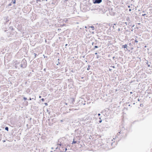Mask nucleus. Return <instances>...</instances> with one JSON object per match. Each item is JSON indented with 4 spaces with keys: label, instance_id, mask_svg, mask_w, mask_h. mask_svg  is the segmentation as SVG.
<instances>
[{
    "label": "nucleus",
    "instance_id": "1",
    "mask_svg": "<svg viewBox=\"0 0 152 152\" xmlns=\"http://www.w3.org/2000/svg\"><path fill=\"white\" fill-rule=\"evenodd\" d=\"M100 6L98 5H96V14H102L105 12L106 11L103 7H99Z\"/></svg>",
    "mask_w": 152,
    "mask_h": 152
},
{
    "label": "nucleus",
    "instance_id": "2",
    "mask_svg": "<svg viewBox=\"0 0 152 152\" xmlns=\"http://www.w3.org/2000/svg\"><path fill=\"white\" fill-rule=\"evenodd\" d=\"M102 145L101 140L98 139H96V149H101Z\"/></svg>",
    "mask_w": 152,
    "mask_h": 152
},
{
    "label": "nucleus",
    "instance_id": "3",
    "mask_svg": "<svg viewBox=\"0 0 152 152\" xmlns=\"http://www.w3.org/2000/svg\"><path fill=\"white\" fill-rule=\"evenodd\" d=\"M96 25H97L98 26H99V25L98 24V23L96 24V33L97 34H96V36H97L98 37V38L99 39V38L98 37H99V35L98 34L99 33L102 32V27L100 26L99 27L98 26L97 27L96 26Z\"/></svg>",
    "mask_w": 152,
    "mask_h": 152
},
{
    "label": "nucleus",
    "instance_id": "4",
    "mask_svg": "<svg viewBox=\"0 0 152 152\" xmlns=\"http://www.w3.org/2000/svg\"><path fill=\"white\" fill-rule=\"evenodd\" d=\"M27 65V63L26 60L25 59H23L21 63L20 67L21 68H24L26 67Z\"/></svg>",
    "mask_w": 152,
    "mask_h": 152
},
{
    "label": "nucleus",
    "instance_id": "5",
    "mask_svg": "<svg viewBox=\"0 0 152 152\" xmlns=\"http://www.w3.org/2000/svg\"><path fill=\"white\" fill-rule=\"evenodd\" d=\"M137 38V37H136L135 40H134V39H132V43L133 44V47L135 46V47H137V43L138 42V41L137 40L138 39Z\"/></svg>",
    "mask_w": 152,
    "mask_h": 152
},
{
    "label": "nucleus",
    "instance_id": "6",
    "mask_svg": "<svg viewBox=\"0 0 152 152\" xmlns=\"http://www.w3.org/2000/svg\"><path fill=\"white\" fill-rule=\"evenodd\" d=\"M103 118L102 116L96 118V123H100L102 122Z\"/></svg>",
    "mask_w": 152,
    "mask_h": 152
},
{
    "label": "nucleus",
    "instance_id": "7",
    "mask_svg": "<svg viewBox=\"0 0 152 152\" xmlns=\"http://www.w3.org/2000/svg\"><path fill=\"white\" fill-rule=\"evenodd\" d=\"M58 145H59L60 146L59 149L60 151V152H66V151L67 150V148H65V151L64 150V151H63L62 150V149L64 148V147L63 146L64 145L63 144H60Z\"/></svg>",
    "mask_w": 152,
    "mask_h": 152
},
{
    "label": "nucleus",
    "instance_id": "8",
    "mask_svg": "<svg viewBox=\"0 0 152 152\" xmlns=\"http://www.w3.org/2000/svg\"><path fill=\"white\" fill-rule=\"evenodd\" d=\"M100 49H99V51H98V50H96V55H96V58L97 59H100V60H101V55H99H99H97V53H98L99 54V53H101V49L100 48Z\"/></svg>",
    "mask_w": 152,
    "mask_h": 152
},
{
    "label": "nucleus",
    "instance_id": "9",
    "mask_svg": "<svg viewBox=\"0 0 152 152\" xmlns=\"http://www.w3.org/2000/svg\"><path fill=\"white\" fill-rule=\"evenodd\" d=\"M102 63L101 62L100 59H99L98 60H96V65L97 66H99V65H101Z\"/></svg>",
    "mask_w": 152,
    "mask_h": 152
},
{
    "label": "nucleus",
    "instance_id": "10",
    "mask_svg": "<svg viewBox=\"0 0 152 152\" xmlns=\"http://www.w3.org/2000/svg\"><path fill=\"white\" fill-rule=\"evenodd\" d=\"M127 45L126 44L124 45H123L122 46V48H123L124 49V50L125 51H129V49H127Z\"/></svg>",
    "mask_w": 152,
    "mask_h": 152
},
{
    "label": "nucleus",
    "instance_id": "11",
    "mask_svg": "<svg viewBox=\"0 0 152 152\" xmlns=\"http://www.w3.org/2000/svg\"><path fill=\"white\" fill-rule=\"evenodd\" d=\"M109 11V13L110 15L112 16L114 15L115 13L114 12H113L112 11V9H111V10H110Z\"/></svg>",
    "mask_w": 152,
    "mask_h": 152
},
{
    "label": "nucleus",
    "instance_id": "12",
    "mask_svg": "<svg viewBox=\"0 0 152 152\" xmlns=\"http://www.w3.org/2000/svg\"><path fill=\"white\" fill-rule=\"evenodd\" d=\"M4 22H5V23H7L8 22L9 20V17L8 16L5 17L4 19Z\"/></svg>",
    "mask_w": 152,
    "mask_h": 152
},
{
    "label": "nucleus",
    "instance_id": "13",
    "mask_svg": "<svg viewBox=\"0 0 152 152\" xmlns=\"http://www.w3.org/2000/svg\"><path fill=\"white\" fill-rule=\"evenodd\" d=\"M145 60L146 61V62H145V63H146L148 66L150 67V64H151V62H148V60H147L146 59H145Z\"/></svg>",
    "mask_w": 152,
    "mask_h": 152
},
{
    "label": "nucleus",
    "instance_id": "14",
    "mask_svg": "<svg viewBox=\"0 0 152 152\" xmlns=\"http://www.w3.org/2000/svg\"><path fill=\"white\" fill-rule=\"evenodd\" d=\"M126 21H128V23H130L131 22V20H130L129 18L128 17H127L126 18Z\"/></svg>",
    "mask_w": 152,
    "mask_h": 152
},
{
    "label": "nucleus",
    "instance_id": "15",
    "mask_svg": "<svg viewBox=\"0 0 152 152\" xmlns=\"http://www.w3.org/2000/svg\"><path fill=\"white\" fill-rule=\"evenodd\" d=\"M102 1V0H96V4H99Z\"/></svg>",
    "mask_w": 152,
    "mask_h": 152
},
{
    "label": "nucleus",
    "instance_id": "16",
    "mask_svg": "<svg viewBox=\"0 0 152 152\" xmlns=\"http://www.w3.org/2000/svg\"><path fill=\"white\" fill-rule=\"evenodd\" d=\"M59 59H58V61H56V65H58L59 64H60V63L59 62Z\"/></svg>",
    "mask_w": 152,
    "mask_h": 152
},
{
    "label": "nucleus",
    "instance_id": "17",
    "mask_svg": "<svg viewBox=\"0 0 152 152\" xmlns=\"http://www.w3.org/2000/svg\"><path fill=\"white\" fill-rule=\"evenodd\" d=\"M111 27H110V28H108V30L107 31V33H108L109 32H110L111 31Z\"/></svg>",
    "mask_w": 152,
    "mask_h": 152
},
{
    "label": "nucleus",
    "instance_id": "18",
    "mask_svg": "<svg viewBox=\"0 0 152 152\" xmlns=\"http://www.w3.org/2000/svg\"><path fill=\"white\" fill-rule=\"evenodd\" d=\"M74 139H75L74 138L73 139V141L72 142V144H75V143H76L77 142L76 141H74Z\"/></svg>",
    "mask_w": 152,
    "mask_h": 152
},
{
    "label": "nucleus",
    "instance_id": "19",
    "mask_svg": "<svg viewBox=\"0 0 152 152\" xmlns=\"http://www.w3.org/2000/svg\"><path fill=\"white\" fill-rule=\"evenodd\" d=\"M5 129L6 130L8 131L9 130V128L8 127H6L5 128Z\"/></svg>",
    "mask_w": 152,
    "mask_h": 152
},
{
    "label": "nucleus",
    "instance_id": "20",
    "mask_svg": "<svg viewBox=\"0 0 152 152\" xmlns=\"http://www.w3.org/2000/svg\"><path fill=\"white\" fill-rule=\"evenodd\" d=\"M108 114H108H107L106 113H105V114H103V115H104V116H107L108 115H109Z\"/></svg>",
    "mask_w": 152,
    "mask_h": 152
},
{
    "label": "nucleus",
    "instance_id": "21",
    "mask_svg": "<svg viewBox=\"0 0 152 152\" xmlns=\"http://www.w3.org/2000/svg\"><path fill=\"white\" fill-rule=\"evenodd\" d=\"M15 63V65H18L19 64V62H18L17 61H16Z\"/></svg>",
    "mask_w": 152,
    "mask_h": 152
},
{
    "label": "nucleus",
    "instance_id": "22",
    "mask_svg": "<svg viewBox=\"0 0 152 152\" xmlns=\"http://www.w3.org/2000/svg\"><path fill=\"white\" fill-rule=\"evenodd\" d=\"M12 2H13V4H15L16 3V1L15 0H12Z\"/></svg>",
    "mask_w": 152,
    "mask_h": 152
},
{
    "label": "nucleus",
    "instance_id": "23",
    "mask_svg": "<svg viewBox=\"0 0 152 152\" xmlns=\"http://www.w3.org/2000/svg\"><path fill=\"white\" fill-rule=\"evenodd\" d=\"M12 2H11V3H10L8 5V6H10L12 5Z\"/></svg>",
    "mask_w": 152,
    "mask_h": 152
},
{
    "label": "nucleus",
    "instance_id": "24",
    "mask_svg": "<svg viewBox=\"0 0 152 152\" xmlns=\"http://www.w3.org/2000/svg\"><path fill=\"white\" fill-rule=\"evenodd\" d=\"M36 1V3H37L38 1L41 2V0H37Z\"/></svg>",
    "mask_w": 152,
    "mask_h": 152
},
{
    "label": "nucleus",
    "instance_id": "25",
    "mask_svg": "<svg viewBox=\"0 0 152 152\" xmlns=\"http://www.w3.org/2000/svg\"><path fill=\"white\" fill-rule=\"evenodd\" d=\"M132 44H132V43H129V46H133Z\"/></svg>",
    "mask_w": 152,
    "mask_h": 152
},
{
    "label": "nucleus",
    "instance_id": "26",
    "mask_svg": "<svg viewBox=\"0 0 152 152\" xmlns=\"http://www.w3.org/2000/svg\"><path fill=\"white\" fill-rule=\"evenodd\" d=\"M90 27L92 28V30H94V26H91Z\"/></svg>",
    "mask_w": 152,
    "mask_h": 152
},
{
    "label": "nucleus",
    "instance_id": "27",
    "mask_svg": "<svg viewBox=\"0 0 152 152\" xmlns=\"http://www.w3.org/2000/svg\"><path fill=\"white\" fill-rule=\"evenodd\" d=\"M9 28L10 29L12 30L13 29V28L12 26H10Z\"/></svg>",
    "mask_w": 152,
    "mask_h": 152
},
{
    "label": "nucleus",
    "instance_id": "28",
    "mask_svg": "<svg viewBox=\"0 0 152 152\" xmlns=\"http://www.w3.org/2000/svg\"><path fill=\"white\" fill-rule=\"evenodd\" d=\"M34 56L35 58H36V56H37V54L36 53H34Z\"/></svg>",
    "mask_w": 152,
    "mask_h": 152
},
{
    "label": "nucleus",
    "instance_id": "29",
    "mask_svg": "<svg viewBox=\"0 0 152 152\" xmlns=\"http://www.w3.org/2000/svg\"><path fill=\"white\" fill-rule=\"evenodd\" d=\"M143 104H140V106L141 107H142L143 106Z\"/></svg>",
    "mask_w": 152,
    "mask_h": 152
},
{
    "label": "nucleus",
    "instance_id": "30",
    "mask_svg": "<svg viewBox=\"0 0 152 152\" xmlns=\"http://www.w3.org/2000/svg\"><path fill=\"white\" fill-rule=\"evenodd\" d=\"M41 100L42 101V102H43L45 100V99H44V98H42L41 99Z\"/></svg>",
    "mask_w": 152,
    "mask_h": 152
},
{
    "label": "nucleus",
    "instance_id": "31",
    "mask_svg": "<svg viewBox=\"0 0 152 152\" xmlns=\"http://www.w3.org/2000/svg\"><path fill=\"white\" fill-rule=\"evenodd\" d=\"M23 99H24L25 100H26L27 99V98L26 97H23Z\"/></svg>",
    "mask_w": 152,
    "mask_h": 152
},
{
    "label": "nucleus",
    "instance_id": "32",
    "mask_svg": "<svg viewBox=\"0 0 152 152\" xmlns=\"http://www.w3.org/2000/svg\"><path fill=\"white\" fill-rule=\"evenodd\" d=\"M98 117H100V116L101 115V114L100 113H99V114H98Z\"/></svg>",
    "mask_w": 152,
    "mask_h": 152
},
{
    "label": "nucleus",
    "instance_id": "33",
    "mask_svg": "<svg viewBox=\"0 0 152 152\" xmlns=\"http://www.w3.org/2000/svg\"><path fill=\"white\" fill-rule=\"evenodd\" d=\"M44 104H45V105L47 106V105H48V103H44Z\"/></svg>",
    "mask_w": 152,
    "mask_h": 152
},
{
    "label": "nucleus",
    "instance_id": "34",
    "mask_svg": "<svg viewBox=\"0 0 152 152\" xmlns=\"http://www.w3.org/2000/svg\"><path fill=\"white\" fill-rule=\"evenodd\" d=\"M121 133H122V132L121 131L120 132H119L118 133V134L119 133V134H121Z\"/></svg>",
    "mask_w": 152,
    "mask_h": 152
},
{
    "label": "nucleus",
    "instance_id": "35",
    "mask_svg": "<svg viewBox=\"0 0 152 152\" xmlns=\"http://www.w3.org/2000/svg\"><path fill=\"white\" fill-rule=\"evenodd\" d=\"M93 2L94 4H95V0H93Z\"/></svg>",
    "mask_w": 152,
    "mask_h": 152
},
{
    "label": "nucleus",
    "instance_id": "36",
    "mask_svg": "<svg viewBox=\"0 0 152 152\" xmlns=\"http://www.w3.org/2000/svg\"><path fill=\"white\" fill-rule=\"evenodd\" d=\"M145 15H146V14H142V16H145Z\"/></svg>",
    "mask_w": 152,
    "mask_h": 152
},
{
    "label": "nucleus",
    "instance_id": "37",
    "mask_svg": "<svg viewBox=\"0 0 152 152\" xmlns=\"http://www.w3.org/2000/svg\"><path fill=\"white\" fill-rule=\"evenodd\" d=\"M99 48V47H98L96 45V48Z\"/></svg>",
    "mask_w": 152,
    "mask_h": 152
},
{
    "label": "nucleus",
    "instance_id": "38",
    "mask_svg": "<svg viewBox=\"0 0 152 152\" xmlns=\"http://www.w3.org/2000/svg\"><path fill=\"white\" fill-rule=\"evenodd\" d=\"M115 57L113 56V59L115 60Z\"/></svg>",
    "mask_w": 152,
    "mask_h": 152
},
{
    "label": "nucleus",
    "instance_id": "39",
    "mask_svg": "<svg viewBox=\"0 0 152 152\" xmlns=\"http://www.w3.org/2000/svg\"><path fill=\"white\" fill-rule=\"evenodd\" d=\"M32 99H33V98L31 99V98H30L29 99V100H31Z\"/></svg>",
    "mask_w": 152,
    "mask_h": 152
},
{
    "label": "nucleus",
    "instance_id": "40",
    "mask_svg": "<svg viewBox=\"0 0 152 152\" xmlns=\"http://www.w3.org/2000/svg\"><path fill=\"white\" fill-rule=\"evenodd\" d=\"M64 148H65L64 147V148H63L62 149V151H64Z\"/></svg>",
    "mask_w": 152,
    "mask_h": 152
},
{
    "label": "nucleus",
    "instance_id": "41",
    "mask_svg": "<svg viewBox=\"0 0 152 152\" xmlns=\"http://www.w3.org/2000/svg\"><path fill=\"white\" fill-rule=\"evenodd\" d=\"M75 101V100L73 99V100H72V102H74Z\"/></svg>",
    "mask_w": 152,
    "mask_h": 152
},
{
    "label": "nucleus",
    "instance_id": "42",
    "mask_svg": "<svg viewBox=\"0 0 152 152\" xmlns=\"http://www.w3.org/2000/svg\"><path fill=\"white\" fill-rule=\"evenodd\" d=\"M67 45H68V44H66L65 45V48H66V46H67Z\"/></svg>",
    "mask_w": 152,
    "mask_h": 152
},
{
    "label": "nucleus",
    "instance_id": "43",
    "mask_svg": "<svg viewBox=\"0 0 152 152\" xmlns=\"http://www.w3.org/2000/svg\"><path fill=\"white\" fill-rule=\"evenodd\" d=\"M128 8H130V5H129V6H128Z\"/></svg>",
    "mask_w": 152,
    "mask_h": 152
},
{
    "label": "nucleus",
    "instance_id": "44",
    "mask_svg": "<svg viewBox=\"0 0 152 152\" xmlns=\"http://www.w3.org/2000/svg\"><path fill=\"white\" fill-rule=\"evenodd\" d=\"M131 10H132L131 9H129V11H131Z\"/></svg>",
    "mask_w": 152,
    "mask_h": 152
},
{
    "label": "nucleus",
    "instance_id": "45",
    "mask_svg": "<svg viewBox=\"0 0 152 152\" xmlns=\"http://www.w3.org/2000/svg\"><path fill=\"white\" fill-rule=\"evenodd\" d=\"M110 54H109L108 55V57H110Z\"/></svg>",
    "mask_w": 152,
    "mask_h": 152
},
{
    "label": "nucleus",
    "instance_id": "46",
    "mask_svg": "<svg viewBox=\"0 0 152 152\" xmlns=\"http://www.w3.org/2000/svg\"><path fill=\"white\" fill-rule=\"evenodd\" d=\"M129 47H128V46H127V49H129Z\"/></svg>",
    "mask_w": 152,
    "mask_h": 152
},
{
    "label": "nucleus",
    "instance_id": "47",
    "mask_svg": "<svg viewBox=\"0 0 152 152\" xmlns=\"http://www.w3.org/2000/svg\"><path fill=\"white\" fill-rule=\"evenodd\" d=\"M146 47H147V46L146 45H145V46H144V48H145Z\"/></svg>",
    "mask_w": 152,
    "mask_h": 152
},
{
    "label": "nucleus",
    "instance_id": "48",
    "mask_svg": "<svg viewBox=\"0 0 152 152\" xmlns=\"http://www.w3.org/2000/svg\"><path fill=\"white\" fill-rule=\"evenodd\" d=\"M131 50H133V48H131Z\"/></svg>",
    "mask_w": 152,
    "mask_h": 152
},
{
    "label": "nucleus",
    "instance_id": "49",
    "mask_svg": "<svg viewBox=\"0 0 152 152\" xmlns=\"http://www.w3.org/2000/svg\"><path fill=\"white\" fill-rule=\"evenodd\" d=\"M137 100L138 101H140V100L139 99H138Z\"/></svg>",
    "mask_w": 152,
    "mask_h": 152
},
{
    "label": "nucleus",
    "instance_id": "50",
    "mask_svg": "<svg viewBox=\"0 0 152 152\" xmlns=\"http://www.w3.org/2000/svg\"><path fill=\"white\" fill-rule=\"evenodd\" d=\"M113 27L114 29H115V27H114V26H113Z\"/></svg>",
    "mask_w": 152,
    "mask_h": 152
},
{
    "label": "nucleus",
    "instance_id": "51",
    "mask_svg": "<svg viewBox=\"0 0 152 152\" xmlns=\"http://www.w3.org/2000/svg\"><path fill=\"white\" fill-rule=\"evenodd\" d=\"M58 147H57L56 148V149H58Z\"/></svg>",
    "mask_w": 152,
    "mask_h": 152
},
{
    "label": "nucleus",
    "instance_id": "52",
    "mask_svg": "<svg viewBox=\"0 0 152 152\" xmlns=\"http://www.w3.org/2000/svg\"><path fill=\"white\" fill-rule=\"evenodd\" d=\"M39 98H41V96H40L39 97Z\"/></svg>",
    "mask_w": 152,
    "mask_h": 152
},
{
    "label": "nucleus",
    "instance_id": "53",
    "mask_svg": "<svg viewBox=\"0 0 152 152\" xmlns=\"http://www.w3.org/2000/svg\"><path fill=\"white\" fill-rule=\"evenodd\" d=\"M61 122H62V121H63V120H61Z\"/></svg>",
    "mask_w": 152,
    "mask_h": 152
},
{
    "label": "nucleus",
    "instance_id": "54",
    "mask_svg": "<svg viewBox=\"0 0 152 152\" xmlns=\"http://www.w3.org/2000/svg\"><path fill=\"white\" fill-rule=\"evenodd\" d=\"M111 145L112 146V145H113V142L111 143Z\"/></svg>",
    "mask_w": 152,
    "mask_h": 152
},
{
    "label": "nucleus",
    "instance_id": "55",
    "mask_svg": "<svg viewBox=\"0 0 152 152\" xmlns=\"http://www.w3.org/2000/svg\"><path fill=\"white\" fill-rule=\"evenodd\" d=\"M128 106H130V104H129L128 105Z\"/></svg>",
    "mask_w": 152,
    "mask_h": 152
},
{
    "label": "nucleus",
    "instance_id": "56",
    "mask_svg": "<svg viewBox=\"0 0 152 152\" xmlns=\"http://www.w3.org/2000/svg\"><path fill=\"white\" fill-rule=\"evenodd\" d=\"M94 42H92V44L93 45V44H94Z\"/></svg>",
    "mask_w": 152,
    "mask_h": 152
},
{
    "label": "nucleus",
    "instance_id": "57",
    "mask_svg": "<svg viewBox=\"0 0 152 152\" xmlns=\"http://www.w3.org/2000/svg\"><path fill=\"white\" fill-rule=\"evenodd\" d=\"M125 24H126V25H127V23L126 22L125 23Z\"/></svg>",
    "mask_w": 152,
    "mask_h": 152
},
{
    "label": "nucleus",
    "instance_id": "58",
    "mask_svg": "<svg viewBox=\"0 0 152 152\" xmlns=\"http://www.w3.org/2000/svg\"><path fill=\"white\" fill-rule=\"evenodd\" d=\"M118 31H120V29L119 28H118Z\"/></svg>",
    "mask_w": 152,
    "mask_h": 152
},
{
    "label": "nucleus",
    "instance_id": "59",
    "mask_svg": "<svg viewBox=\"0 0 152 152\" xmlns=\"http://www.w3.org/2000/svg\"><path fill=\"white\" fill-rule=\"evenodd\" d=\"M113 67L114 68H115V66H113Z\"/></svg>",
    "mask_w": 152,
    "mask_h": 152
},
{
    "label": "nucleus",
    "instance_id": "60",
    "mask_svg": "<svg viewBox=\"0 0 152 152\" xmlns=\"http://www.w3.org/2000/svg\"><path fill=\"white\" fill-rule=\"evenodd\" d=\"M85 104H86V103H84L83 104V105H85Z\"/></svg>",
    "mask_w": 152,
    "mask_h": 152
},
{
    "label": "nucleus",
    "instance_id": "61",
    "mask_svg": "<svg viewBox=\"0 0 152 152\" xmlns=\"http://www.w3.org/2000/svg\"><path fill=\"white\" fill-rule=\"evenodd\" d=\"M135 104V103H133V104Z\"/></svg>",
    "mask_w": 152,
    "mask_h": 152
},
{
    "label": "nucleus",
    "instance_id": "62",
    "mask_svg": "<svg viewBox=\"0 0 152 152\" xmlns=\"http://www.w3.org/2000/svg\"><path fill=\"white\" fill-rule=\"evenodd\" d=\"M133 29H132L131 31H133Z\"/></svg>",
    "mask_w": 152,
    "mask_h": 152
},
{
    "label": "nucleus",
    "instance_id": "63",
    "mask_svg": "<svg viewBox=\"0 0 152 152\" xmlns=\"http://www.w3.org/2000/svg\"><path fill=\"white\" fill-rule=\"evenodd\" d=\"M133 29H132L131 31H133Z\"/></svg>",
    "mask_w": 152,
    "mask_h": 152
},
{
    "label": "nucleus",
    "instance_id": "64",
    "mask_svg": "<svg viewBox=\"0 0 152 152\" xmlns=\"http://www.w3.org/2000/svg\"><path fill=\"white\" fill-rule=\"evenodd\" d=\"M134 26V25H133L132 26V27H133Z\"/></svg>",
    "mask_w": 152,
    "mask_h": 152
}]
</instances>
